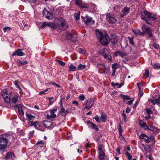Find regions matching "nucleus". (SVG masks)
Segmentation results:
<instances>
[{"instance_id": "f257e3e1", "label": "nucleus", "mask_w": 160, "mask_h": 160, "mask_svg": "<svg viewBox=\"0 0 160 160\" xmlns=\"http://www.w3.org/2000/svg\"><path fill=\"white\" fill-rule=\"evenodd\" d=\"M143 13L144 15L142 14L141 15V19L144 20L147 24L153 26L154 24H152L150 22V19H151L154 22H156L157 21L156 14L150 13L146 10L143 11Z\"/></svg>"}, {"instance_id": "f03ea898", "label": "nucleus", "mask_w": 160, "mask_h": 160, "mask_svg": "<svg viewBox=\"0 0 160 160\" xmlns=\"http://www.w3.org/2000/svg\"><path fill=\"white\" fill-rule=\"evenodd\" d=\"M96 32L97 37L102 45L105 46L108 44L110 42L108 35L106 34L104 35L102 32L98 30H96Z\"/></svg>"}, {"instance_id": "7ed1b4c3", "label": "nucleus", "mask_w": 160, "mask_h": 160, "mask_svg": "<svg viewBox=\"0 0 160 160\" xmlns=\"http://www.w3.org/2000/svg\"><path fill=\"white\" fill-rule=\"evenodd\" d=\"M10 136L9 134L0 135V150H2L6 147Z\"/></svg>"}, {"instance_id": "20e7f679", "label": "nucleus", "mask_w": 160, "mask_h": 160, "mask_svg": "<svg viewBox=\"0 0 160 160\" xmlns=\"http://www.w3.org/2000/svg\"><path fill=\"white\" fill-rule=\"evenodd\" d=\"M11 92H8L7 90L6 89H4L3 90L2 93V96L4 101L8 103L10 102L11 101Z\"/></svg>"}, {"instance_id": "39448f33", "label": "nucleus", "mask_w": 160, "mask_h": 160, "mask_svg": "<svg viewBox=\"0 0 160 160\" xmlns=\"http://www.w3.org/2000/svg\"><path fill=\"white\" fill-rule=\"evenodd\" d=\"M107 21L111 24L115 23L117 20L114 15L110 13H108L106 15Z\"/></svg>"}, {"instance_id": "423d86ee", "label": "nucleus", "mask_w": 160, "mask_h": 160, "mask_svg": "<svg viewBox=\"0 0 160 160\" xmlns=\"http://www.w3.org/2000/svg\"><path fill=\"white\" fill-rule=\"evenodd\" d=\"M95 99L94 98L88 99L87 102L84 104L85 106L83 109L84 110L86 109H89L94 105Z\"/></svg>"}, {"instance_id": "0eeeda50", "label": "nucleus", "mask_w": 160, "mask_h": 160, "mask_svg": "<svg viewBox=\"0 0 160 160\" xmlns=\"http://www.w3.org/2000/svg\"><path fill=\"white\" fill-rule=\"evenodd\" d=\"M81 18L83 19V21L87 26L91 25L93 24L95 22L92 19V18L90 17L87 16L86 18H84L82 16Z\"/></svg>"}, {"instance_id": "6e6552de", "label": "nucleus", "mask_w": 160, "mask_h": 160, "mask_svg": "<svg viewBox=\"0 0 160 160\" xmlns=\"http://www.w3.org/2000/svg\"><path fill=\"white\" fill-rule=\"evenodd\" d=\"M59 20L60 22L58 24L59 26L61 29L62 30H64L67 29L68 27V25L66 23L65 20L62 18H61Z\"/></svg>"}, {"instance_id": "1a4fd4ad", "label": "nucleus", "mask_w": 160, "mask_h": 160, "mask_svg": "<svg viewBox=\"0 0 160 160\" xmlns=\"http://www.w3.org/2000/svg\"><path fill=\"white\" fill-rule=\"evenodd\" d=\"M75 3L77 5L79 8H87L88 7L87 4L83 2L82 0H73Z\"/></svg>"}, {"instance_id": "9d476101", "label": "nucleus", "mask_w": 160, "mask_h": 160, "mask_svg": "<svg viewBox=\"0 0 160 160\" xmlns=\"http://www.w3.org/2000/svg\"><path fill=\"white\" fill-rule=\"evenodd\" d=\"M140 138L141 139H144L147 143H149L152 141L154 139V137L152 136H151L149 137L146 134L143 133L141 134Z\"/></svg>"}, {"instance_id": "9b49d317", "label": "nucleus", "mask_w": 160, "mask_h": 160, "mask_svg": "<svg viewBox=\"0 0 160 160\" xmlns=\"http://www.w3.org/2000/svg\"><path fill=\"white\" fill-rule=\"evenodd\" d=\"M102 54L104 58L109 60L111 61L112 57L110 55L109 52L106 48H104L102 50Z\"/></svg>"}, {"instance_id": "f8f14e48", "label": "nucleus", "mask_w": 160, "mask_h": 160, "mask_svg": "<svg viewBox=\"0 0 160 160\" xmlns=\"http://www.w3.org/2000/svg\"><path fill=\"white\" fill-rule=\"evenodd\" d=\"M57 111V108L52 109L50 111V114H48L47 115V117L48 119H52L56 117V115L54 113L55 112Z\"/></svg>"}, {"instance_id": "ddd939ff", "label": "nucleus", "mask_w": 160, "mask_h": 160, "mask_svg": "<svg viewBox=\"0 0 160 160\" xmlns=\"http://www.w3.org/2000/svg\"><path fill=\"white\" fill-rule=\"evenodd\" d=\"M145 129H148L152 131L153 133L156 134H157L159 132V129H158L157 128H156L152 125H150L149 126H148V127H147V128H145Z\"/></svg>"}, {"instance_id": "4468645a", "label": "nucleus", "mask_w": 160, "mask_h": 160, "mask_svg": "<svg viewBox=\"0 0 160 160\" xmlns=\"http://www.w3.org/2000/svg\"><path fill=\"white\" fill-rule=\"evenodd\" d=\"M130 8L127 7H125L121 11L120 13V16L123 17L127 15L129 12Z\"/></svg>"}, {"instance_id": "2eb2a0df", "label": "nucleus", "mask_w": 160, "mask_h": 160, "mask_svg": "<svg viewBox=\"0 0 160 160\" xmlns=\"http://www.w3.org/2000/svg\"><path fill=\"white\" fill-rule=\"evenodd\" d=\"M36 125H35V128L37 129L44 131L45 130V128L43 124L40 123L38 122H36Z\"/></svg>"}, {"instance_id": "dca6fc26", "label": "nucleus", "mask_w": 160, "mask_h": 160, "mask_svg": "<svg viewBox=\"0 0 160 160\" xmlns=\"http://www.w3.org/2000/svg\"><path fill=\"white\" fill-rule=\"evenodd\" d=\"M46 26L51 27L54 29L55 28V26L53 23L48 22H43L41 26L42 28H45Z\"/></svg>"}, {"instance_id": "f3484780", "label": "nucleus", "mask_w": 160, "mask_h": 160, "mask_svg": "<svg viewBox=\"0 0 160 160\" xmlns=\"http://www.w3.org/2000/svg\"><path fill=\"white\" fill-rule=\"evenodd\" d=\"M24 49H18L17 50L12 54V56H13L17 55L18 56H22L24 55L25 54V53L22 51Z\"/></svg>"}, {"instance_id": "a211bd4d", "label": "nucleus", "mask_w": 160, "mask_h": 160, "mask_svg": "<svg viewBox=\"0 0 160 160\" xmlns=\"http://www.w3.org/2000/svg\"><path fill=\"white\" fill-rule=\"evenodd\" d=\"M98 150L99 151L98 158L100 160H103L105 158V156L104 152L102 149V148L99 147Z\"/></svg>"}, {"instance_id": "6ab92c4d", "label": "nucleus", "mask_w": 160, "mask_h": 160, "mask_svg": "<svg viewBox=\"0 0 160 160\" xmlns=\"http://www.w3.org/2000/svg\"><path fill=\"white\" fill-rule=\"evenodd\" d=\"M60 109L59 112L62 116H65L69 113V110L68 109H65L64 107H62Z\"/></svg>"}, {"instance_id": "aec40b11", "label": "nucleus", "mask_w": 160, "mask_h": 160, "mask_svg": "<svg viewBox=\"0 0 160 160\" xmlns=\"http://www.w3.org/2000/svg\"><path fill=\"white\" fill-rule=\"evenodd\" d=\"M65 35L66 36L68 39L71 41H74L75 40V37L69 32H66Z\"/></svg>"}, {"instance_id": "412c9836", "label": "nucleus", "mask_w": 160, "mask_h": 160, "mask_svg": "<svg viewBox=\"0 0 160 160\" xmlns=\"http://www.w3.org/2000/svg\"><path fill=\"white\" fill-rule=\"evenodd\" d=\"M118 65L117 63L113 64L112 65V76H115L116 71V70L118 68Z\"/></svg>"}, {"instance_id": "4be33fe9", "label": "nucleus", "mask_w": 160, "mask_h": 160, "mask_svg": "<svg viewBox=\"0 0 160 160\" xmlns=\"http://www.w3.org/2000/svg\"><path fill=\"white\" fill-rule=\"evenodd\" d=\"M132 32L136 35L140 36L143 35L144 32H141L140 29H135L132 30Z\"/></svg>"}, {"instance_id": "5701e85b", "label": "nucleus", "mask_w": 160, "mask_h": 160, "mask_svg": "<svg viewBox=\"0 0 160 160\" xmlns=\"http://www.w3.org/2000/svg\"><path fill=\"white\" fill-rule=\"evenodd\" d=\"M87 124L89 126V127L90 126L92 129H95L96 131H98V127L94 123L91 122L90 121H87Z\"/></svg>"}, {"instance_id": "b1692460", "label": "nucleus", "mask_w": 160, "mask_h": 160, "mask_svg": "<svg viewBox=\"0 0 160 160\" xmlns=\"http://www.w3.org/2000/svg\"><path fill=\"white\" fill-rule=\"evenodd\" d=\"M150 101L153 103V105L157 104L159 107H160V96L158 99H151Z\"/></svg>"}, {"instance_id": "393cba45", "label": "nucleus", "mask_w": 160, "mask_h": 160, "mask_svg": "<svg viewBox=\"0 0 160 160\" xmlns=\"http://www.w3.org/2000/svg\"><path fill=\"white\" fill-rule=\"evenodd\" d=\"M115 56H119L122 58L126 56L127 55V53L125 52H121L118 51L115 52Z\"/></svg>"}, {"instance_id": "a878e982", "label": "nucleus", "mask_w": 160, "mask_h": 160, "mask_svg": "<svg viewBox=\"0 0 160 160\" xmlns=\"http://www.w3.org/2000/svg\"><path fill=\"white\" fill-rule=\"evenodd\" d=\"M42 14L44 16L45 18L47 19H49L50 16L51 15V13L46 9H44L42 11Z\"/></svg>"}, {"instance_id": "bb28decb", "label": "nucleus", "mask_w": 160, "mask_h": 160, "mask_svg": "<svg viewBox=\"0 0 160 160\" xmlns=\"http://www.w3.org/2000/svg\"><path fill=\"white\" fill-rule=\"evenodd\" d=\"M97 67L98 68L99 70H102V72H103L106 68L105 65L103 64L98 63Z\"/></svg>"}, {"instance_id": "cd10ccee", "label": "nucleus", "mask_w": 160, "mask_h": 160, "mask_svg": "<svg viewBox=\"0 0 160 160\" xmlns=\"http://www.w3.org/2000/svg\"><path fill=\"white\" fill-rule=\"evenodd\" d=\"M118 40V38L115 35H113L111 38V43L113 44H115L117 42Z\"/></svg>"}, {"instance_id": "c85d7f7f", "label": "nucleus", "mask_w": 160, "mask_h": 160, "mask_svg": "<svg viewBox=\"0 0 160 160\" xmlns=\"http://www.w3.org/2000/svg\"><path fill=\"white\" fill-rule=\"evenodd\" d=\"M15 156L13 153L9 152L7 154V156L5 158L7 159H13L14 158Z\"/></svg>"}, {"instance_id": "c756f323", "label": "nucleus", "mask_w": 160, "mask_h": 160, "mask_svg": "<svg viewBox=\"0 0 160 160\" xmlns=\"http://www.w3.org/2000/svg\"><path fill=\"white\" fill-rule=\"evenodd\" d=\"M26 118L28 120H33L35 118V117L31 114L26 113Z\"/></svg>"}, {"instance_id": "7c9ffc66", "label": "nucleus", "mask_w": 160, "mask_h": 160, "mask_svg": "<svg viewBox=\"0 0 160 160\" xmlns=\"http://www.w3.org/2000/svg\"><path fill=\"white\" fill-rule=\"evenodd\" d=\"M36 145H38L40 147H44L46 145V142H44L42 140H41L37 142Z\"/></svg>"}, {"instance_id": "2f4dec72", "label": "nucleus", "mask_w": 160, "mask_h": 160, "mask_svg": "<svg viewBox=\"0 0 160 160\" xmlns=\"http://www.w3.org/2000/svg\"><path fill=\"white\" fill-rule=\"evenodd\" d=\"M18 96L17 95H15L13 97H12L11 100L12 103L15 104L18 101Z\"/></svg>"}, {"instance_id": "473e14b6", "label": "nucleus", "mask_w": 160, "mask_h": 160, "mask_svg": "<svg viewBox=\"0 0 160 160\" xmlns=\"http://www.w3.org/2000/svg\"><path fill=\"white\" fill-rule=\"evenodd\" d=\"M150 28L148 27L145 24H143L142 27L141 28L142 30L143 31V32H148V31L150 29Z\"/></svg>"}, {"instance_id": "72a5a7b5", "label": "nucleus", "mask_w": 160, "mask_h": 160, "mask_svg": "<svg viewBox=\"0 0 160 160\" xmlns=\"http://www.w3.org/2000/svg\"><path fill=\"white\" fill-rule=\"evenodd\" d=\"M52 124V122L49 121H45L44 122L43 125L44 127L46 128H49Z\"/></svg>"}, {"instance_id": "f704fd0d", "label": "nucleus", "mask_w": 160, "mask_h": 160, "mask_svg": "<svg viewBox=\"0 0 160 160\" xmlns=\"http://www.w3.org/2000/svg\"><path fill=\"white\" fill-rule=\"evenodd\" d=\"M69 70L70 71H76L77 70V67H76L73 64H71L69 67Z\"/></svg>"}, {"instance_id": "c9c22d12", "label": "nucleus", "mask_w": 160, "mask_h": 160, "mask_svg": "<svg viewBox=\"0 0 160 160\" xmlns=\"http://www.w3.org/2000/svg\"><path fill=\"white\" fill-rule=\"evenodd\" d=\"M17 62L19 65H22L25 64H27L28 62L27 61H21L19 60H18L17 61Z\"/></svg>"}, {"instance_id": "e433bc0d", "label": "nucleus", "mask_w": 160, "mask_h": 160, "mask_svg": "<svg viewBox=\"0 0 160 160\" xmlns=\"http://www.w3.org/2000/svg\"><path fill=\"white\" fill-rule=\"evenodd\" d=\"M86 68V65H82L80 64H79L77 67V70H79L83 69H85Z\"/></svg>"}, {"instance_id": "4c0bfd02", "label": "nucleus", "mask_w": 160, "mask_h": 160, "mask_svg": "<svg viewBox=\"0 0 160 160\" xmlns=\"http://www.w3.org/2000/svg\"><path fill=\"white\" fill-rule=\"evenodd\" d=\"M107 118V115L104 114H102L101 115V119L103 122H105Z\"/></svg>"}, {"instance_id": "58836bf2", "label": "nucleus", "mask_w": 160, "mask_h": 160, "mask_svg": "<svg viewBox=\"0 0 160 160\" xmlns=\"http://www.w3.org/2000/svg\"><path fill=\"white\" fill-rule=\"evenodd\" d=\"M87 5L88 6V7L87 8H89L91 9H94L96 7V5L92 3H89V4H87Z\"/></svg>"}, {"instance_id": "ea45409f", "label": "nucleus", "mask_w": 160, "mask_h": 160, "mask_svg": "<svg viewBox=\"0 0 160 160\" xmlns=\"http://www.w3.org/2000/svg\"><path fill=\"white\" fill-rule=\"evenodd\" d=\"M118 129L119 133V135L121 136L122 132V129L120 123H119L118 126Z\"/></svg>"}, {"instance_id": "a19ab883", "label": "nucleus", "mask_w": 160, "mask_h": 160, "mask_svg": "<svg viewBox=\"0 0 160 160\" xmlns=\"http://www.w3.org/2000/svg\"><path fill=\"white\" fill-rule=\"evenodd\" d=\"M112 86H116L118 88H121L123 85V83H121L120 84H118V83H116L115 84H114L113 82L112 83Z\"/></svg>"}, {"instance_id": "79ce46f5", "label": "nucleus", "mask_w": 160, "mask_h": 160, "mask_svg": "<svg viewBox=\"0 0 160 160\" xmlns=\"http://www.w3.org/2000/svg\"><path fill=\"white\" fill-rule=\"evenodd\" d=\"M139 123L141 126L142 127H146V128H147V127L148 126L145 122H143L142 120L140 121Z\"/></svg>"}, {"instance_id": "37998d69", "label": "nucleus", "mask_w": 160, "mask_h": 160, "mask_svg": "<svg viewBox=\"0 0 160 160\" xmlns=\"http://www.w3.org/2000/svg\"><path fill=\"white\" fill-rule=\"evenodd\" d=\"M76 49L77 51H78L80 53L82 54H84L86 53V51L81 48H78Z\"/></svg>"}, {"instance_id": "c03bdc74", "label": "nucleus", "mask_w": 160, "mask_h": 160, "mask_svg": "<svg viewBox=\"0 0 160 160\" xmlns=\"http://www.w3.org/2000/svg\"><path fill=\"white\" fill-rule=\"evenodd\" d=\"M149 74V71L148 69H146L145 72L143 73V75L146 78H148Z\"/></svg>"}, {"instance_id": "a18cd8bd", "label": "nucleus", "mask_w": 160, "mask_h": 160, "mask_svg": "<svg viewBox=\"0 0 160 160\" xmlns=\"http://www.w3.org/2000/svg\"><path fill=\"white\" fill-rule=\"evenodd\" d=\"M57 61L59 64H60L62 67L65 66L66 65L65 63L63 61H60L59 60H57Z\"/></svg>"}, {"instance_id": "49530a36", "label": "nucleus", "mask_w": 160, "mask_h": 160, "mask_svg": "<svg viewBox=\"0 0 160 160\" xmlns=\"http://www.w3.org/2000/svg\"><path fill=\"white\" fill-rule=\"evenodd\" d=\"M74 17L76 20H78L80 18V12L79 13H75L74 14Z\"/></svg>"}, {"instance_id": "de8ad7c7", "label": "nucleus", "mask_w": 160, "mask_h": 160, "mask_svg": "<svg viewBox=\"0 0 160 160\" xmlns=\"http://www.w3.org/2000/svg\"><path fill=\"white\" fill-rule=\"evenodd\" d=\"M128 38L129 40V43L132 45H134V43L133 41V38L132 37L130 38L128 37Z\"/></svg>"}, {"instance_id": "09e8293b", "label": "nucleus", "mask_w": 160, "mask_h": 160, "mask_svg": "<svg viewBox=\"0 0 160 160\" xmlns=\"http://www.w3.org/2000/svg\"><path fill=\"white\" fill-rule=\"evenodd\" d=\"M146 113L148 114V115H150L152 114V111L151 110V109L150 108H147L145 109Z\"/></svg>"}, {"instance_id": "8fccbe9b", "label": "nucleus", "mask_w": 160, "mask_h": 160, "mask_svg": "<svg viewBox=\"0 0 160 160\" xmlns=\"http://www.w3.org/2000/svg\"><path fill=\"white\" fill-rule=\"evenodd\" d=\"M126 155L128 157V159L129 160H131L132 159V156L128 152H126Z\"/></svg>"}, {"instance_id": "3c124183", "label": "nucleus", "mask_w": 160, "mask_h": 160, "mask_svg": "<svg viewBox=\"0 0 160 160\" xmlns=\"http://www.w3.org/2000/svg\"><path fill=\"white\" fill-rule=\"evenodd\" d=\"M153 68L155 69H159L160 68V64L155 63L153 65Z\"/></svg>"}, {"instance_id": "603ef678", "label": "nucleus", "mask_w": 160, "mask_h": 160, "mask_svg": "<svg viewBox=\"0 0 160 160\" xmlns=\"http://www.w3.org/2000/svg\"><path fill=\"white\" fill-rule=\"evenodd\" d=\"M85 97L84 96L83 94H81L79 95V98L81 101H83L85 99Z\"/></svg>"}, {"instance_id": "864d4df0", "label": "nucleus", "mask_w": 160, "mask_h": 160, "mask_svg": "<svg viewBox=\"0 0 160 160\" xmlns=\"http://www.w3.org/2000/svg\"><path fill=\"white\" fill-rule=\"evenodd\" d=\"M48 88H47L44 91H42L39 92V94L40 95L46 94V92L48 91Z\"/></svg>"}, {"instance_id": "5fc2aeb1", "label": "nucleus", "mask_w": 160, "mask_h": 160, "mask_svg": "<svg viewBox=\"0 0 160 160\" xmlns=\"http://www.w3.org/2000/svg\"><path fill=\"white\" fill-rule=\"evenodd\" d=\"M120 96L124 99H125V100L129 99V98L127 96L123 95L122 94H121Z\"/></svg>"}, {"instance_id": "6e6d98bb", "label": "nucleus", "mask_w": 160, "mask_h": 160, "mask_svg": "<svg viewBox=\"0 0 160 160\" xmlns=\"http://www.w3.org/2000/svg\"><path fill=\"white\" fill-rule=\"evenodd\" d=\"M93 119H94L96 121L98 122H100L99 118L97 115L95 117H93Z\"/></svg>"}, {"instance_id": "4d7b16f0", "label": "nucleus", "mask_w": 160, "mask_h": 160, "mask_svg": "<svg viewBox=\"0 0 160 160\" xmlns=\"http://www.w3.org/2000/svg\"><path fill=\"white\" fill-rule=\"evenodd\" d=\"M18 111L19 114L21 115H22L24 114V112L21 108H19V109H18Z\"/></svg>"}, {"instance_id": "13d9d810", "label": "nucleus", "mask_w": 160, "mask_h": 160, "mask_svg": "<svg viewBox=\"0 0 160 160\" xmlns=\"http://www.w3.org/2000/svg\"><path fill=\"white\" fill-rule=\"evenodd\" d=\"M36 122H29V124L31 126H33L35 128V125H36Z\"/></svg>"}, {"instance_id": "bf43d9fd", "label": "nucleus", "mask_w": 160, "mask_h": 160, "mask_svg": "<svg viewBox=\"0 0 160 160\" xmlns=\"http://www.w3.org/2000/svg\"><path fill=\"white\" fill-rule=\"evenodd\" d=\"M15 85L16 86V87L19 89H21V88H20V86L18 84V82L17 81H15L14 83Z\"/></svg>"}, {"instance_id": "052dcab7", "label": "nucleus", "mask_w": 160, "mask_h": 160, "mask_svg": "<svg viewBox=\"0 0 160 160\" xmlns=\"http://www.w3.org/2000/svg\"><path fill=\"white\" fill-rule=\"evenodd\" d=\"M34 133V131H31L29 134V137L30 138H32L33 135Z\"/></svg>"}, {"instance_id": "680f3d73", "label": "nucleus", "mask_w": 160, "mask_h": 160, "mask_svg": "<svg viewBox=\"0 0 160 160\" xmlns=\"http://www.w3.org/2000/svg\"><path fill=\"white\" fill-rule=\"evenodd\" d=\"M124 112V110H123V112L122 114V116L124 120L125 121L126 120V115L125 114Z\"/></svg>"}, {"instance_id": "e2e57ef3", "label": "nucleus", "mask_w": 160, "mask_h": 160, "mask_svg": "<svg viewBox=\"0 0 160 160\" xmlns=\"http://www.w3.org/2000/svg\"><path fill=\"white\" fill-rule=\"evenodd\" d=\"M146 33L148 34L149 37H152V34L151 30L150 29L148 31V32H147Z\"/></svg>"}, {"instance_id": "0e129e2a", "label": "nucleus", "mask_w": 160, "mask_h": 160, "mask_svg": "<svg viewBox=\"0 0 160 160\" xmlns=\"http://www.w3.org/2000/svg\"><path fill=\"white\" fill-rule=\"evenodd\" d=\"M153 46L154 48L156 49H158L159 47V46L158 44L155 43L153 44Z\"/></svg>"}, {"instance_id": "69168bd1", "label": "nucleus", "mask_w": 160, "mask_h": 160, "mask_svg": "<svg viewBox=\"0 0 160 160\" xmlns=\"http://www.w3.org/2000/svg\"><path fill=\"white\" fill-rule=\"evenodd\" d=\"M11 29V28L10 27H5L3 29V31H4V32H5L7 30H10Z\"/></svg>"}, {"instance_id": "338daca9", "label": "nucleus", "mask_w": 160, "mask_h": 160, "mask_svg": "<svg viewBox=\"0 0 160 160\" xmlns=\"http://www.w3.org/2000/svg\"><path fill=\"white\" fill-rule=\"evenodd\" d=\"M53 98H48V99L49 100V105H52L53 103V102L52 101V100Z\"/></svg>"}, {"instance_id": "774afa93", "label": "nucleus", "mask_w": 160, "mask_h": 160, "mask_svg": "<svg viewBox=\"0 0 160 160\" xmlns=\"http://www.w3.org/2000/svg\"><path fill=\"white\" fill-rule=\"evenodd\" d=\"M146 160H152L151 156L148 155L147 156Z\"/></svg>"}]
</instances>
